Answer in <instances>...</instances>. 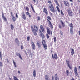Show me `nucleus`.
Wrapping results in <instances>:
<instances>
[{
    "instance_id": "nucleus-1",
    "label": "nucleus",
    "mask_w": 80,
    "mask_h": 80,
    "mask_svg": "<svg viewBox=\"0 0 80 80\" xmlns=\"http://www.w3.org/2000/svg\"><path fill=\"white\" fill-rule=\"evenodd\" d=\"M48 3H49L48 4V8L51 12L53 13H55V12H56V10H55V8L53 5L52 4V1L48 0Z\"/></svg>"
},
{
    "instance_id": "nucleus-2",
    "label": "nucleus",
    "mask_w": 80,
    "mask_h": 80,
    "mask_svg": "<svg viewBox=\"0 0 80 80\" xmlns=\"http://www.w3.org/2000/svg\"><path fill=\"white\" fill-rule=\"evenodd\" d=\"M31 30L32 31L33 33L35 36L37 35V32L38 30V27L35 25H34V28L32 26H31Z\"/></svg>"
},
{
    "instance_id": "nucleus-3",
    "label": "nucleus",
    "mask_w": 80,
    "mask_h": 80,
    "mask_svg": "<svg viewBox=\"0 0 80 80\" xmlns=\"http://www.w3.org/2000/svg\"><path fill=\"white\" fill-rule=\"evenodd\" d=\"M46 30L47 31V34H46V36L47 38L48 39V38H50V35L52 36V30H50V28L48 27L46 28Z\"/></svg>"
},
{
    "instance_id": "nucleus-4",
    "label": "nucleus",
    "mask_w": 80,
    "mask_h": 80,
    "mask_svg": "<svg viewBox=\"0 0 80 80\" xmlns=\"http://www.w3.org/2000/svg\"><path fill=\"white\" fill-rule=\"evenodd\" d=\"M69 25L70 27H71L70 28V32L71 34H72V35H73V32H74L73 28H74V26L73 25V23H71V24H70Z\"/></svg>"
},
{
    "instance_id": "nucleus-5",
    "label": "nucleus",
    "mask_w": 80,
    "mask_h": 80,
    "mask_svg": "<svg viewBox=\"0 0 80 80\" xmlns=\"http://www.w3.org/2000/svg\"><path fill=\"white\" fill-rule=\"evenodd\" d=\"M67 65L69 69H70V70H72V69L73 68V66L72 64L70 65V61L68 60H67L66 61Z\"/></svg>"
},
{
    "instance_id": "nucleus-6",
    "label": "nucleus",
    "mask_w": 80,
    "mask_h": 80,
    "mask_svg": "<svg viewBox=\"0 0 80 80\" xmlns=\"http://www.w3.org/2000/svg\"><path fill=\"white\" fill-rule=\"evenodd\" d=\"M39 36L40 37H41L42 38L44 39V38H45V36L43 33H42V31H41V30H39Z\"/></svg>"
},
{
    "instance_id": "nucleus-7",
    "label": "nucleus",
    "mask_w": 80,
    "mask_h": 80,
    "mask_svg": "<svg viewBox=\"0 0 80 80\" xmlns=\"http://www.w3.org/2000/svg\"><path fill=\"white\" fill-rule=\"evenodd\" d=\"M68 14L70 17H73V14L72 11L70 9H69L68 11Z\"/></svg>"
},
{
    "instance_id": "nucleus-8",
    "label": "nucleus",
    "mask_w": 80,
    "mask_h": 80,
    "mask_svg": "<svg viewBox=\"0 0 80 80\" xmlns=\"http://www.w3.org/2000/svg\"><path fill=\"white\" fill-rule=\"evenodd\" d=\"M31 47H32L33 50H35L36 49V46H35V45L34 43V42L32 41L31 42Z\"/></svg>"
},
{
    "instance_id": "nucleus-9",
    "label": "nucleus",
    "mask_w": 80,
    "mask_h": 80,
    "mask_svg": "<svg viewBox=\"0 0 80 80\" xmlns=\"http://www.w3.org/2000/svg\"><path fill=\"white\" fill-rule=\"evenodd\" d=\"M74 72L75 73V75L77 77H78V72L77 71V67H75L74 69Z\"/></svg>"
},
{
    "instance_id": "nucleus-10",
    "label": "nucleus",
    "mask_w": 80,
    "mask_h": 80,
    "mask_svg": "<svg viewBox=\"0 0 80 80\" xmlns=\"http://www.w3.org/2000/svg\"><path fill=\"white\" fill-rule=\"evenodd\" d=\"M2 18L3 20H4V21H7V18L5 17V15H4V14L3 13V12H2Z\"/></svg>"
},
{
    "instance_id": "nucleus-11",
    "label": "nucleus",
    "mask_w": 80,
    "mask_h": 80,
    "mask_svg": "<svg viewBox=\"0 0 80 80\" xmlns=\"http://www.w3.org/2000/svg\"><path fill=\"white\" fill-rule=\"evenodd\" d=\"M40 29L42 30L41 32H43V33H45V28H43V26L42 25L40 26Z\"/></svg>"
},
{
    "instance_id": "nucleus-12",
    "label": "nucleus",
    "mask_w": 80,
    "mask_h": 80,
    "mask_svg": "<svg viewBox=\"0 0 80 80\" xmlns=\"http://www.w3.org/2000/svg\"><path fill=\"white\" fill-rule=\"evenodd\" d=\"M47 20L49 22V23H48V24L50 26V28H51L52 30V29L53 28V26L52 25V23H51V22H50V20H48V19H47Z\"/></svg>"
},
{
    "instance_id": "nucleus-13",
    "label": "nucleus",
    "mask_w": 80,
    "mask_h": 80,
    "mask_svg": "<svg viewBox=\"0 0 80 80\" xmlns=\"http://www.w3.org/2000/svg\"><path fill=\"white\" fill-rule=\"evenodd\" d=\"M15 42L16 43H17V45L19 46L20 45V42L19 41V40H18V38H16L15 39Z\"/></svg>"
},
{
    "instance_id": "nucleus-14",
    "label": "nucleus",
    "mask_w": 80,
    "mask_h": 80,
    "mask_svg": "<svg viewBox=\"0 0 80 80\" xmlns=\"http://www.w3.org/2000/svg\"><path fill=\"white\" fill-rule=\"evenodd\" d=\"M37 44L38 45V48L39 49H40L42 48V44H41V42H38L37 43Z\"/></svg>"
},
{
    "instance_id": "nucleus-15",
    "label": "nucleus",
    "mask_w": 80,
    "mask_h": 80,
    "mask_svg": "<svg viewBox=\"0 0 80 80\" xmlns=\"http://www.w3.org/2000/svg\"><path fill=\"white\" fill-rule=\"evenodd\" d=\"M52 57L53 59H57L58 58V56L57 54H52Z\"/></svg>"
},
{
    "instance_id": "nucleus-16",
    "label": "nucleus",
    "mask_w": 80,
    "mask_h": 80,
    "mask_svg": "<svg viewBox=\"0 0 80 80\" xmlns=\"http://www.w3.org/2000/svg\"><path fill=\"white\" fill-rule=\"evenodd\" d=\"M43 12H44L45 13L46 15H48V11H47V9L45 8H44Z\"/></svg>"
},
{
    "instance_id": "nucleus-17",
    "label": "nucleus",
    "mask_w": 80,
    "mask_h": 80,
    "mask_svg": "<svg viewBox=\"0 0 80 80\" xmlns=\"http://www.w3.org/2000/svg\"><path fill=\"white\" fill-rule=\"evenodd\" d=\"M64 3L65 6H67L68 7H69V6H70V4L67 1H64Z\"/></svg>"
},
{
    "instance_id": "nucleus-18",
    "label": "nucleus",
    "mask_w": 80,
    "mask_h": 80,
    "mask_svg": "<svg viewBox=\"0 0 80 80\" xmlns=\"http://www.w3.org/2000/svg\"><path fill=\"white\" fill-rule=\"evenodd\" d=\"M22 17L23 19V20H27V17H26V16L25 15V14L24 13L22 14Z\"/></svg>"
},
{
    "instance_id": "nucleus-19",
    "label": "nucleus",
    "mask_w": 80,
    "mask_h": 80,
    "mask_svg": "<svg viewBox=\"0 0 80 80\" xmlns=\"http://www.w3.org/2000/svg\"><path fill=\"white\" fill-rule=\"evenodd\" d=\"M30 6H31V8L32 9V10L33 12L35 14L36 13V12H35V10H34V7H33V6L32 5V4H30Z\"/></svg>"
},
{
    "instance_id": "nucleus-20",
    "label": "nucleus",
    "mask_w": 80,
    "mask_h": 80,
    "mask_svg": "<svg viewBox=\"0 0 80 80\" xmlns=\"http://www.w3.org/2000/svg\"><path fill=\"white\" fill-rule=\"evenodd\" d=\"M60 22L61 23V25L62 26V27L64 28V27H65V24L64 22L62 20L60 21Z\"/></svg>"
},
{
    "instance_id": "nucleus-21",
    "label": "nucleus",
    "mask_w": 80,
    "mask_h": 80,
    "mask_svg": "<svg viewBox=\"0 0 80 80\" xmlns=\"http://www.w3.org/2000/svg\"><path fill=\"white\" fill-rule=\"evenodd\" d=\"M16 55H17V56H19V57L21 60H23L21 56V55H20V54L19 53H16Z\"/></svg>"
},
{
    "instance_id": "nucleus-22",
    "label": "nucleus",
    "mask_w": 80,
    "mask_h": 80,
    "mask_svg": "<svg viewBox=\"0 0 80 80\" xmlns=\"http://www.w3.org/2000/svg\"><path fill=\"white\" fill-rule=\"evenodd\" d=\"M72 51L71 52V55H73V54L75 53V51H74V49H72Z\"/></svg>"
},
{
    "instance_id": "nucleus-23",
    "label": "nucleus",
    "mask_w": 80,
    "mask_h": 80,
    "mask_svg": "<svg viewBox=\"0 0 80 80\" xmlns=\"http://www.w3.org/2000/svg\"><path fill=\"white\" fill-rule=\"evenodd\" d=\"M55 79L54 80H59V78H58V76H57V74H55Z\"/></svg>"
},
{
    "instance_id": "nucleus-24",
    "label": "nucleus",
    "mask_w": 80,
    "mask_h": 80,
    "mask_svg": "<svg viewBox=\"0 0 80 80\" xmlns=\"http://www.w3.org/2000/svg\"><path fill=\"white\" fill-rule=\"evenodd\" d=\"M26 13L27 15H28L29 16V18H31L32 17V15L30 14V13H29L28 11L26 12Z\"/></svg>"
},
{
    "instance_id": "nucleus-25",
    "label": "nucleus",
    "mask_w": 80,
    "mask_h": 80,
    "mask_svg": "<svg viewBox=\"0 0 80 80\" xmlns=\"http://www.w3.org/2000/svg\"><path fill=\"white\" fill-rule=\"evenodd\" d=\"M45 80H50V78H49V77H48V76L47 75H45Z\"/></svg>"
},
{
    "instance_id": "nucleus-26",
    "label": "nucleus",
    "mask_w": 80,
    "mask_h": 80,
    "mask_svg": "<svg viewBox=\"0 0 80 80\" xmlns=\"http://www.w3.org/2000/svg\"><path fill=\"white\" fill-rule=\"evenodd\" d=\"M54 2L58 6H60V4H59L58 2V1L57 0H54Z\"/></svg>"
},
{
    "instance_id": "nucleus-27",
    "label": "nucleus",
    "mask_w": 80,
    "mask_h": 80,
    "mask_svg": "<svg viewBox=\"0 0 80 80\" xmlns=\"http://www.w3.org/2000/svg\"><path fill=\"white\" fill-rule=\"evenodd\" d=\"M33 76L34 77H36V71H35V70L33 71Z\"/></svg>"
},
{
    "instance_id": "nucleus-28",
    "label": "nucleus",
    "mask_w": 80,
    "mask_h": 80,
    "mask_svg": "<svg viewBox=\"0 0 80 80\" xmlns=\"http://www.w3.org/2000/svg\"><path fill=\"white\" fill-rule=\"evenodd\" d=\"M42 45H46V42H45V41L43 39L42 40Z\"/></svg>"
},
{
    "instance_id": "nucleus-29",
    "label": "nucleus",
    "mask_w": 80,
    "mask_h": 80,
    "mask_svg": "<svg viewBox=\"0 0 80 80\" xmlns=\"http://www.w3.org/2000/svg\"><path fill=\"white\" fill-rule=\"evenodd\" d=\"M56 9L58 11V13H60V9H59V7L58 6H56Z\"/></svg>"
},
{
    "instance_id": "nucleus-30",
    "label": "nucleus",
    "mask_w": 80,
    "mask_h": 80,
    "mask_svg": "<svg viewBox=\"0 0 80 80\" xmlns=\"http://www.w3.org/2000/svg\"><path fill=\"white\" fill-rule=\"evenodd\" d=\"M10 26L12 30H13V29H14V26H13L12 24H11L10 25Z\"/></svg>"
},
{
    "instance_id": "nucleus-31",
    "label": "nucleus",
    "mask_w": 80,
    "mask_h": 80,
    "mask_svg": "<svg viewBox=\"0 0 80 80\" xmlns=\"http://www.w3.org/2000/svg\"><path fill=\"white\" fill-rule=\"evenodd\" d=\"M44 48H45V50H47V46L46 45V44H43Z\"/></svg>"
},
{
    "instance_id": "nucleus-32",
    "label": "nucleus",
    "mask_w": 80,
    "mask_h": 80,
    "mask_svg": "<svg viewBox=\"0 0 80 80\" xmlns=\"http://www.w3.org/2000/svg\"><path fill=\"white\" fill-rule=\"evenodd\" d=\"M66 73L67 76H68L69 75V71L68 70H67L66 71Z\"/></svg>"
},
{
    "instance_id": "nucleus-33",
    "label": "nucleus",
    "mask_w": 80,
    "mask_h": 80,
    "mask_svg": "<svg viewBox=\"0 0 80 80\" xmlns=\"http://www.w3.org/2000/svg\"><path fill=\"white\" fill-rule=\"evenodd\" d=\"M47 18H48V20H52V19L51 18L50 16H48ZM47 20H48V19H47Z\"/></svg>"
},
{
    "instance_id": "nucleus-34",
    "label": "nucleus",
    "mask_w": 80,
    "mask_h": 80,
    "mask_svg": "<svg viewBox=\"0 0 80 80\" xmlns=\"http://www.w3.org/2000/svg\"><path fill=\"white\" fill-rule=\"evenodd\" d=\"M13 17L12 18V19L13 20L14 22H15L16 20V18H15V17L14 16H13Z\"/></svg>"
},
{
    "instance_id": "nucleus-35",
    "label": "nucleus",
    "mask_w": 80,
    "mask_h": 80,
    "mask_svg": "<svg viewBox=\"0 0 80 80\" xmlns=\"http://www.w3.org/2000/svg\"><path fill=\"white\" fill-rule=\"evenodd\" d=\"M61 14L62 16H63V15H64V13L62 10H61Z\"/></svg>"
},
{
    "instance_id": "nucleus-36",
    "label": "nucleus",
    "mask_w": 80,
    "mask_h": 80,
    "mask_svg": "<svg viewBox=\"0 0 80 80\" xmlns=\"http://www.w3.org/2000/svg\"><path fill=\"white\" fill-rule=\"evenodd\" d=\"M26 10L27 11V12H28L29 11V8L28 6H26Z\"/></svg>"
},
{
    "instance_id": "nucleus-37",
    "label": "nucleus",
    "mask_w": 80,
    "mask_h": 80,
    "mask_svg": "<svg viewBox=\"0 0 80 80\" xmlns=\"http://www.w3.org/2000/svg\"><path fill=\"white\" fill-rule=\"evenodd\" d=\"M13 63L14 65L15 66V67H17V65H16V63H15V62L14 61V60H13Z\"/></svg>"
},
{
    "instance_id": "nucleus-38",
    "label": "nucleus",
    "mask_w": 80,
    "mask_h": 80,
    "mask_svg": "<svg viewBox=\"0 0 80 80\" xmlns=\"http://www.w3.org/2000/svg\"><path fill=\"white\" fill-rule=\"evenodd\" d=\"M58 27L60 29H62V25L61 24H59Z\"/></svg>"
},
{
    "instance_id": "nucleus-39",
    "label": "nucleus",
    "mask_w": 80,
    "mask_h": 80,
    "mask_svg": "<svg viewBox=\"0 0 80 80\" xmlns=\"http://www.w3.org/2000/svg\"><path fill=\"white\" fill-rule=\"evenodd\" d=\"M30 36H28L27 40L28 41H30Z\"/></svg>"
},
{
    "instance_id": "nucleus-40",
    "label": "nucleus",
    "mask_w": 80,
    "mask_h": 80,
    "mask_svg": "<svg viewBox=\"0 0 80 80\" xmlns=\"http://www.w3.org/2000/svg\"><path fill=\"white\" fill-rule=\"evenodd\" d=\"M60 35H62V36H63V32L62 31L60 32Z\"/></svg>"
},
{
    "instance_id": "nucleus-41",
    "label": "nucleus",
    "mask_w": 80,
    "mask_h": 80,
    "mask_svg": "<svg viewBox=\"0 0 80 80\" xmlns=\"http://www.w3.org/2000/svg\"><path fill=\"white\" fill-rule=\"evenodd\" d=\"M53 39L54 40V42H56V40H57V39L56 38V37H54L53 38Z\"/></svg>"
},
{
    "instance_id": "nucleus-42",
    "label": "nucleus",
    "mask_w": 80,
    "mask_h": 80,
    "mask_svg": "<svg viewBox=\"0 0 80 80\" xmlns=\"http://www.w3.org/2000/svg\"><path fill=\"white\" fill-rule=\"evenodd\" d=\"M0 57L1 59H2V52H1V51H0Z\"/></svg>"
},
{
    "instance_id": "nucleus-43",
    "label": "nucleus",
    "mask_w": 80,
    "mask_h": 80,
    "mask_svg": "<svg viewBox=\"0 0 80 80\" xmlns=\"http://www.w3.org/2000/svg\"><path fill=\"white\" fill-rule=\"evenodd\" d=\"M50 13V15L51 16V17H53V14L52 13H51V12H49Z\"/></svg>"
},
{
    "instance_id": "nucleus-44",
    "label": "nucleus",
    "mask_w": 80,
    "mask_h": 80,
    "mask_svg": "<svg viewBox=\"0 0 80 80\" xmlns=\"http://www.w3.org/2000/svg\"><path fill=\"white\" fill-rule=\"evenodd\" d=\"M2 62H0V67H2Z\"/></svg>"
},
{
    "instance_id": "nucleus-45",
    "label": "nucleus",
    "mask_w": 80,
    "mask_h": 80,
    "mask_svg": "<svg viewBox=\"0 0 80 80\" xmlns=\"http://www.w3.org/2000/svg\"><path fill=\"white\" fill-rule=\"evenodd\" d=\"M38 20H40V18L39 16H38Z\"/></svg>"
},
{
    "instance_id": "nucleus-46",
    "label": "nucleus",
    "mask_w": 80,
    "mask_h": 80,
    "mask_svg": "<svg viewBox=\"0 0 80 80\" xmlns=\"http://www.w3.org/2000/svg\"><path fill=\"white\" fill-rule=\"evenodd\" d=\"M23 45H21V50H23Z\"/></svg>"
},
{
    "instance_id": "nucleus-47",
    "label": "nucleus",
    "mask_w": 80,
    "mask_h": 80,
    "mask_svg": "<svg viewBox=\"0 0 80 80\" xmlns=\"http://www.w3.org/2000/svg\"><path fill=\"white\" fill-rule=\"evenodd\" d=\"M10 13L11 14V17H13V15H12V14H13V13H12V12H11Z\"/></svg>"
},
{
    "instance_id": "nucleus-48",
    "label": "nucleus",
    "mask_w": 80,
    "mask_h": 80,
    "mask_svg": "<svg viewBox=\"0 0 80 80\" xmlns=\"http://www.w3.org/2000/svg\"><path fill=\"white\" fill-rule=\"evenodd\" d=\"M52 80H54V77L53 76L52 77Z\"/></svg>"
},
{
    "instance_id": "nucleus-49",
    "label": "nucleus",
    "mask_w": 80,
    "mask_h": 80,
    "mask_svg": "<svg viewBox=\"0 0 80 80\" xmlns=\"http://www.w3.org/2000/svg\"><path fill=\"white\" fill-rule=\"evenodd\" d=\"M16 18H18V15H17V14L16 13Z\"/></svg>"
},
{
    "instance_id": "nucleus-50",
    "label": "nucleus",
    "mask_w": 80,
    "mask_h": 80,
    "mask_svg": "<svg viewBox=\"0 0 80 80\" xmlns=\"http://www.w3.org/2000/svg\"><path fill=\"white\" fill-rule=\"evenodd\" d=\"M71 80H75V79H74V78H72V79H71Z\"/></svg>"
},
{
    "instance_id": "nucleus-51",
    "label": "nucleus",
    "mask_w": 80,
    "mask_h": 80,
    "mask_svg": "<svg viewBox=\"0 0 80 80\" xmlns=\"http://www.w3.org/2000/svg\"><path fill=\"white\" fill-rule=\"evenodd\" d=\"M51 53H52V55L53 54V51L51 50Z\"/></svg>"
},
{
    "instance_id": "nucleus-52",
    "label": "nucleus",
    "mask_w": 80,
    "mask_h": 80,
    "mask_svg": "<svg viewBox=\"0 0 80 80\" xmlns=\"http://www.w3.org/2000/svg\"><path fill=\"white\" fill-rule=\"evenodd\" d=\"M18 73H19V74H20V71H18Z\"/></svg>"
},
{
    "instance_id": "nucleus-53",
    "label": "nucleus",
    "mask_w": 80,
    "mask_h": 80,
    "mask_svg": "<svg viewBox=\"0 0 80 80\" xmlns=\"http://www.w3.org/2000/svg\"><path fill=\"white\" fill-rule=\"evenodd\" d=\"M78 33H79V35H80V31H79L78 32Z\"/></svg>"
},
{
    "instance_id": "nucleus-54",
    "label": "nucleus",
    "mask_w": 80,
    "mask_h": 80,
    "mask_svg": "<svg viewBox=\"0 0 80 80\" xmlns=\"http://www.w3.org/2000/svg\"><path fill=\"white\" fill-rule=\"evenodd\" d=\"M7 62H8H8H9V61L8 60V59H7Z\"/></svg>"
},
{
    "instance_id": "nucleus-55",
    "label": "nucleus",
    "mask_w": 80,
    "mask_h": 80,
    "mask_svg": "<svg viewBox=\"0 0 80 80\" xmlns=\"http://www.w3.org/2000/svg\"><path fill=\"white\" fill-rule=\"evenodd\" d=\"M34 2V3H35V2H36V1H35V0H33Z\"/></svg>"
},
{
    "instance_id": "nucleus-56",
    "label": "nucleus",
    "mask_w": 80,
    "mask_h": 80,
    "mask_svg": "<svg viewBox=\"0 0 80 80\" xmlns=\"http://www.w3.org/2000/svg\"><path fill=\"white\" fill-rule=\"evenodd\" d=\"M70 2H73V0H69Z\"/></svg>"
},
{
    "instance_id": "nucleus-57",
    "label": "nucleus",
    "mask_w": 80,
    "mask_h": 80,
    "mask_svg": "<svg viewBox=\"0 0 80 80\" xmlns=\"http://www.w3.org/2000/svg\"><path fill=\"white\" fill-rule=\"evenodd\" d=\"M9 80H12V78H9Z\"/></svg>"
},
{
    "instance_id": "nucleus-58",
    "label": "nucleus",
    "mask_w": 80,
    "mask_h": 80,
    "mask_svg": "<svg viewBox=\"0 0 80 80\" xmlns=\"http://www.w3.org/2000/svg\"><path fill=\"white\" fill-rule=\"evenodd\" d=\"M78 2H79V3H80V0H78Z\"/></svg>"
},
{
    "instance_id": "nucleus-59",
    "label": "nucleus",
    "mask_w": 80,
    "mask_h": 80,
    "mask_svg": "<svg viewBox=\"0 0 80 80\" xmlns=\"http://www.w3.org/2000/svg\"><path fill=\"white\" fill-rule=\"evenodd\" d=\"M78 68H79V70H80V66H79Z\"/></svg>"
},
{
    "instance_id": "nucleus-60",
    "label": "nucleus",
    "mask_w": 80,
    "mask_h": 80,
    "mask_svg": "<svg viewBox=\"0 0 80 80\" xmlns=\"http://www.w3.org/2000/svg\"><path fill=\"white\" fill-rule=\"evenodd\" d=\"M0 22H2V21H1V19H0Z\"/></svg>"
},
{
    "instance_id": "nucleus-61",
    "label": "nucleus",
    "mask_w": 80,
    "mask_h": 80,
    "mask_svg": "<svg viewBox=\"0 0 80 80\" xmlns=\"http://www.w3.org/2000/svg\"><path fill=\"white\" fill-rule=\"evenodd\" d=\"M73 4V3H71V5H72Z\"/></svg>"
},
{
    "instance_id": "nucleus-62",
    "label": "nucleus",
    "mask_w": 80,
    "mask_h": 80,
    "mask_svg": "<svg viewBox=\"0 0 80 80\" xmlns=\"http://www.w3.org/2000/svg\"><path fill=\"white\" fill-rule=\"evenodd\" d=\"M22 13H24V12H22Z\"/></svg>"
},
{
    "instance_id": "nucleus-63",
    "label": "nucleus",
    "mask_w": 80,
    "mask_h": 80,
    "mask_svg": "<svg viewBox=\"0 0 80 80\" xmlns=\"http://www.w3.org/2000/svg\"><path fill=\"white\" fill-rule=\"evenodd\" d=\"M40 1H41V0H40Z\"/></svg>"
}]
</instances>
